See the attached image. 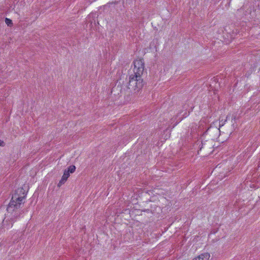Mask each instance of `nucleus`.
Returning <instances> with one entry per match:
<instances>
[{
	"label": "nucleus",
	"mask_w": 260,
	"mask_h": 260,
	"mask_svg": "<svg viewBox=\"0 0 260 260\" xmlns=\"http://www.w3.org/2000/svg\"><path fill=\"white\" fill-rule=\"evenodd\" d=\"M133 72L129 75L127 87L135 91H139L144 85L142 76L145 70V63L143 59L138 58L133 63Z\"/></svg>",
	"instance_id": "f257e3e1"
},
{
	"label": "nucleus",
	"mask_w": 260,
	"mask_h": 260,
	"mask_svg": "<svg viewBox=\"0 0 260 260\" xmlns=\"http://www.w3.org/2000/svg\"><path fill=\"white\" fill-rule=\"evenodd\" d=\"M26 194L22 188H19L16 190L12 196V199L9 205L8 208H19L22 204L24 203Z\"/></svg>",
	"instance_id": "f03ea898"
},
{
	"label": "nucleus",
	"mask_w": 260,
	"mask_h": 260,
	"mask_svg": "<svg viewBox=\"0 0 260 260\" xmlns=\"http://www.w3.org/2000/svg\"><path fill=\"white\" fill-rule=\"evenodd\" d=\"M69 177H70V173H69L68 172H67V171H66V170H65L64 171L63 174L61 177V180L59 181V182L58 184V186L60 187L62 184H64Z\"/></svg>",
	"instance_id": "7ed1b4c3"
},
{
	"label": "nucleus",
	"mask_w": 260,
	"mask_h": 260,
	"mask_svg": "<svg viewBox=\"0 0 260 260\" xmlns=\"http://www.w3.org/2000/svg\"><path fill=\"white\" fill-rule=\"evenodd\" d=\"M210 256L209 253H203L194 258L192 260H209Z\"/></svg>",
	"instance_id": "20e7f679"
},
{
	"label": "nucleus",
	"mask_w": 260,
	"mask_h": 260,
	"mask_svg": "<svg viewBox=\"0 0 260 260\" xmlns=\"http://www.w3.org/2000/svg\"><path fill=\"white\" fill-rule=\"evenodd\" d=\"M213 81L215 82L216 84H217V85H215L214 89L212 88V90H217L218 88L220 87V84L219 83H218L219 82L218 78L217 77H214L212 79V82Z\"/></svg>",
	"instance_id": "39448f33"
},
{
	"label": "nucleus",
	"mask_w": 260,
	"mask_h": 260,
	"mask_svg": "<svg viewBox=\"0 0 260 260\" xmlns=\"http://www.w3.org/2000/svg\"><path fill=\"white\" fill-rule=\"evenodd\" d=\"M69 173H73L76 170V167L74 165L70 166L68 168V170H66Z\"/></svg>",
	"instance_id": "423d86ee"
},
{
	"label": "nucleus",
	"mask_w": 260,
	"mask_h": 260,
	"mask_svg": "<svg viewBox=\"0 0 260 260\" xmlns=\"http://www.w3.org/2000/svg\"><path fill=\"white\" fill-rule=\"evenodd\" d=\"M5 22L8 26H11L13 24L12 21L8 18L5 19Z\"/></svg>",
	"instance_id": "0eeeda50"
},
{
	"label": "nucleus",
	"mask_w": 260,
	"mask_h": 260,
	"mask_svg": "<svg viewBox=\"0 0 260 260\" xmlns=\"http://www.w3.org/2000/svg\"><path fill=\"white\" fill-rule=\"evenodd\" d=\"M214 133H216V134H218V133L219 132V129L218 128H217V127H216L214 129Z\"/></svg>",
	"instance_id": "6e6552de"
},
{
	"label": "nucleus",
	"mask_w": 260,
	"mask_h": 260,
	"mask_svg": "<svg viewBox=\"0 0 260 260\" xmlns=\"http://www.w3.org/2000/svg\"><path fill=\"white\" fill-rule=\"evenodd\" d=\"M4 142L0 140V146H3Z\"/></svg>",
	"instance_id": "1a4fd4ad"
},
{
	"label": "nucleus",
	"mask_w": 260,
	"mask_h": 260,
	"mask_svg": "<svg viewBox=\"0 0 260 260\" xmlns=\"http://www.w3.org/2000/svg\"><path fill=\"white\" fill-rule=\"evenodd\" d=\"M215 232H216L215 231H214V232H213V231H212V233H215Z\"/></svg>",
	"instance_id": "9d476101"
}]
</instances>
